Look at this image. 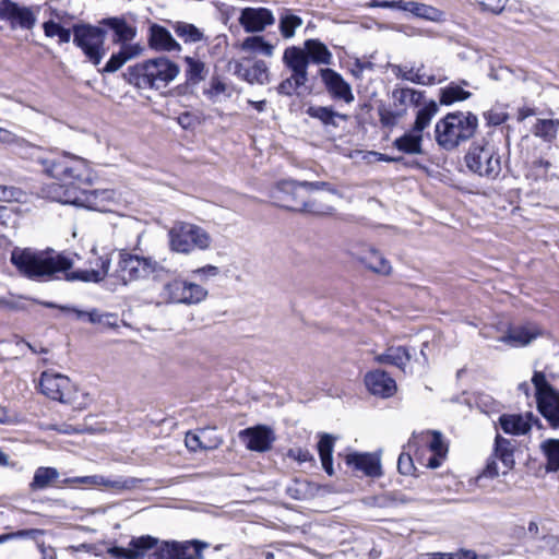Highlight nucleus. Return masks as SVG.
Segmentation results:
<instances>
[{
    "label": "nucleus",
    "mask_w": 559,
    "mask_h": 559,
    "mask_svg": "<svg viewBox=\"0 0 559 559\" xmlns=\"http://www.w3.org/2000/svg\"><path fill=\"white\" fill-rule=\"evenodd\" d=\"M11 262L24 276L31 280L46 282L58 278L57 274L64 273L69 282L82 281L98 283L105 278L109 271L108 258H100L99 270H79L68 272L73 261L63 254H55L32 249L15 248L11 253Z\"/></svg>",
    "instance_id": "1"
},
{
    "label": "nucleus",
    "mask_w": 559,
    "mask_h": 559,
    "mask_svg": "<svg viewBox=\"0 0 559 559\" xmlns=\"http://www.w3.org/2000/svg\"><path fill=\"white\" fill-rule=\"evenodd\" d=\"M36 162L41 166V171L56 179L45 189L46 197L59 202V197L66 190H79L90 185V168L86 159L68 153H50L46 156H37Z\"/></svg>",
    "instance_id": "2"
},
{
    "label": "nucleus",
    "mask_w": 559,
    "mask_h": 559,
    "mask_svg": "<svg viewBox=\"0 0 559 559\" xmlns=\"http://www.w3.org/2000/svg\"><path fill=\"white\" fill-rule=\"evenodd\" d=\"M209 544L200 540L163 543L150 535L132 538L128 548L112 547L109 554L117 559H202Z\"/></svg>",
    "instance_id": "3"
},
{
    "label": "nucleus",
    "mask_w": 559,
    "mask_h": 559,
    "mask_svg": "<svg viewBox=\"0 0 559 559\" xmlns=\"http://www.w3.org/2000/svg\"><path fill=\"white\" fill-rule=\"evenodd\" d=\"M179 67L166 57H158L129 67L124 78L138 88L160 90L179 74Z\"/></svg>",
    "instance_id": "4"
},
{
    "label": "nucleus",
    "mask_w": 559,
    "mask_h": 559,
    "mask_svg": "<svg viewBox=\"0 0 559 559\" xmlns=\"http://www.w3.org/2000/svg\"><path fill=\"white\" fill-rule=\"evenodd\" d=\"M478 127L477 117L467 111L450 112L436 123L435 139L439 146L447 151L457 147L469 140Z\"/></svg>",
    "instance_id": "5"
},
{
    "label": "nucleus",
    "mask_w": 559,
    "mask_h": 559,
    "mask_svg": "<svg viewBox=\"0 0 559 559\" xmlns=\"http://www.w3.org/2000/svg\"><path fill=\"white\" fill-rule=\"evenodd\" d=\"M39 390L48 399L63 404H70L79 409L85 408L91 401L88 393H83L82 400H80L76 385L70 378L52 371L41 372Z\"/></svg>",
    "instance_id": "6"
},
{
    "label": "nucleus",
    "mask_w": 559,
    "mask_h": 559,
    "mask_svg": "<svg viewBox=\"0 0 559 559\" xmlns=\"http://www.w3.org/2000/svg\"><path fill=\"white\" fill-rule=\"evenodd\" d=\"M73 44L83 52L86 60L93 66H99L107 55V29L100 25L85 22L75 23L72 26Z\"/></svg>",
    "instance_id": "7"
},
{
    "label": "nucleus",
    "mask_w": 559,
    "mask_h": 559,
    "mask_svg": "<svg viewBox=\"0 0 559 559\" xmlns=\"http://www.w3.org/2000/svg\"><path fill=\"white\" fill-rule=\"evenodd\" d=\"M168 238L170 250L183 254H189L195 249L206 250L212 243V238L205 229L186 222H176L168 231Z\"/></svg>",
    "instance_id": "8"
},
{
    "label": "nucleus",
    "mask_w": 559,
    "mask_h": 559,
    "mask_svg": "<svg viewBox=\"0 0 559 559\" xmlns=\"http://www.w3.org/2000/svg\"><path fill=\"white\" fill-rule=\"evenodd\" d=\"M118 266L120 278L124 284L146 278L150 275L157 281L163 273H168L166 267L153 258L131 254L126 251L120 252Z\"/></svg>",
    "instance_id": "9"
},
{
    "label": "nucleus",
    "mask_w": 559,
    "mask_h": 559,
    "mask_svg": "<svg viewBox=\"0 0 559 559\" xmlns=\"http://www.w3.org/2000/svg\"><path fill=\"white\" fill-rule=\"evenodd\" d=\"M464 159L467 168L480 177L496 179L501 173L500 155L490 143H473Z\"/></svg>",
    "instance_id": "10"
},
{
    "label": "nucleus",
    "mask_w": 559,
    "mask_h": 559,
    "mask_svg": "<svg viewBox=\"0 0 559 559\" xmlns=\"http://www.w3.org/2000/svg\"><path fill=\"white\" fill-rule=\"evenodd\" d=\"M206 296L207 290L201 285L175 278L163 285L155 304L157 306L169 304L194 305L204 300Z\"/></svg>",
    "instance_id": "11"
},
{
    "label": "nucleus",
    "mask_w": 559,
    "mask_h": 559,
    "mask_svg": "<svg viewBox=\"0 0 559 559\" xmlns=\"http://www.w3.org/2000/svg\"><path fill=\"white\" fill-rule=\"evenodd\" d=\"M40 5H23L13 0H0V20L11 29L32 31L37 23Z\"/></svg>",
    "instance_id": "12"
},
{
    "label": "nucleus",
    "mask_w": 559,
    "mask_h": 559,
    "mask_svg": "<svg viewBox=\"0 0 559 559\" xmlns=\"http://www.w3.org/2000/svg\"><path fill=\"white\" fill-rule=\"evenodd\" d=\"M112 191L109 190H87L85 186L79 190H66L59 197V202L72 204L95 211H105L106 202L112 199Z\"/></svg>",
    "instance_id": "13"
},
{
    "label": "nucleus",
    "mask_w": 559,
    "mask_h": 559,
    "mask_svg": "<svg viewBox=\"0 0 559 559\" xmlns=\"http://www.w3.org/2000/svg\"><path fill=\"white\" fill-rule=\"evenodd\" d=\"M514 449H515V440L503 438L500 435L496 436L495 447H493V459L488 460L486 467L484 469V476L493 478L499 475L498 465L496 459L500 460L506 471L512 469L515 461H514Z\"/></svg>",
    "instance_id": "14"
},
{
    "label": "nucleus",
    "mask_w": 559,
    "mask_h": 559,
    "mask_svg": "<svg viewBox=\"0 0 559 559\" xmlns=\"http://www.w3.org/2000/svg\"><path fill=\"white\" fill-rule=\"evenodd\" d=\"M247 33H259L275 23V17L266 8H245L238 19Z\"/></svg>",
    "instance_id": "15"
},
{
    "label": "nucleus",
    "mask_w": 559,
    "mask_h": 559,
    "mask_svg": "<svg viewBox=\"0 0 559 559\" xmlns=\"http://www.w3.org/2000/svg\"><path fill=\"white\" fill-rule=\"evenodd\" d=\"M247 449L257 452L267 451L275 440L273 431L266 426H255L243 429L238 433Z\"/></svg>",
    "instance_id": "16"
},
{
    "label": "nucleus",
    "mask_w": 559,
    "mask_h": 559,
    "mask_svg": "<svg viewBox=\"0 0 559 559\" xmlns=\"http://www.w3.org/2000/svg\"><path fill=\"white\" fill-rule=\"evenodd\" d=\"M319 73L326 91L333 98L342 99L348 104L354 100L350 85L340 73L330 68L320 69Z\"/></svg>",
    "instance_id": "17"
},
{
    "label": "nucleus",
    "mask_w": 559,
    "mask_h": 559,
    "mask_svg": "<svg viewBox=\"0 0 559 559\" xmlns=\"http://www.w3.org/2000/svg\"><path fill=\"white\" fill-rule=\"evenodd\" d=\"M500 426L506 433L509 435H525L527 433L533 425L542 428L540 420L527 412L525 415L521 414H504L499 418Z\"/></svg>",
    "instance_id": "18"
},
{
    "label": "nucleus",
    "mask_w": 559,
    "mask_h": 559,
    "mask_svg": "<svg viewBox=\"0 0 559 559\" xmlns=\"http://www.w3.org/2000/svg\"><path fill=\"white\" fill-rule=\"evenodd\" d=\"M277 190L278 193L283 194L282 197H276L281 201L280 205L282 207L300 212L302 203L307 200L302 192L304 188L300 185V181L284 180L278 183Z\"/></svg>",
    "instance_id": "19"
},
{
    "label": "nucleus",
    "mask_w": 559,
    "mask_h": 559,
    "mask_svg": "<svg viewBox=\"0 0 559 559\" xmlns=\"http://www.w3.org/2000/svg\"><path fill=\"white\" fill-rule=\"evenodd\" d=\"M283 62L297 82L308 81L309 60L304 49L296 46L287 47L283 55Z\"/></svg>",
    "instance_id": "20"
},
{
    "label": "nucleus",
    "mask_w": 559,
    "mask_h": 559,
    "mask_svg": "<svg viewBox=\"0 0 559 559\" xmlns=\"http://www.w3.org/2000/svg\"><path fill=\"white\" fill-rule=\"evenodd\" d=\"M542 335L540 329L533 324L527 323L520 326L510 328L499 341L511 347H523Z\"/></svg>",
    "instance_id": "21"
},
{
    "label": "nucleus",
    "mask_w": 559,
    "mask_h": 559,
    "mask_svg": "<svg viewBox=\"0 0 559 559\" xmlns=\"http://www.w3.org/2000/svg\"><path fill=\"white\" fill-rule=\"evenodd\" d=\"M365 383L370 393L381 397H390L396 391L395 380L383 370L368 372L365 377Z\"/></svg>",
    "instance_id": "22"
},
{
    "label": "nucleus",
    "mask_w": 559,
    "mask_h": 559,
    "mask_svg": "<svg viewBox=\"0 0 559 559\" xmlns=\"http://www.w3.org/2000/svg\"><path fill=\"white\" fill-rule=\"evenodd\" d=\"M148 45L152 49L159 51H180V44L173 37L170 32L159 25L152 24L148 28Z\"/></svg>",
    "instance_id": "23"
},
{
    "label": "nucleus",
    "mask_w": 559,
    "mask_h": 559,
    "mask_svg": "<svg viewBox=\"0 0 559 559\" xmlns=\"http://www.w3.org/2000/svg\"><path fill=\"white\" fill-rule=\"evenodd\" d=\"M346 463L369 477H379L382 474L380 456L373 453L348 454Z\"/></svg>",
    "instance_id": "24"
},
{
    "label": "nucleus",
    "mask_w": 559,
    "mask_h": 559,
    "mask_svg": "<svg viewBox=\"0 0 559 559\" xmlns=\"http://www.w3.org/2000/svg\"><path fill=\"white\" fill-rule=\"evenodd\" d=\"M60 310L73 314L78 320H87L90 323L103 324L107 328L117 326V316L114 313H100L97 309L83 311L74 307H60Z\"/></svg>",
    "instance_id": "25"
},
{
    "label": "nucleus",
    "mask_w": 559,
    "mask_h": 559,
    "mask_svg": "<svg viewBox=\"0 0 559 559\" xmlns=\"http://www.w3.org/2000/svg\"><path fill=\"white\" fill-rule=\"evenodd\" d=\"M402 11L409 12L418 19L429 22L442 23L445 21V12L436 7L417 1H405Z\"/></svg>",
    "instance_id": "26"
},
{
    "label": "nucleus",
    "mask_w": 559,
    "mask_h": 559,
    "mask_svg": "<svg viewBox=\"0 0 559 559\" xmlns=\"http://www.w3.org/2000/svg\"><path fill=\"white\" fill-rule=\"evenodd\" d=\"M100 25L108 27L114 31L115 39L114 43L122 45H129L128 41H131L135 35V27L129 25L124 19L122 17H106L100 20Z\"/></svg>",
    "instance_id": "27"
},
{
    "label": "nucleus",
    "mask_w": 559,
    "mask_h": 559,
    "mask_svg": "<svg viewBox=\"0 0 559 559\" xmlns=\"http://www.w3.org/2000/svg\"><path fill=\"white\" fill-rule=\"evenodd\" d=\"M537 409L554 429L559 428V392L536 400Z\"/></svg>",
    "instance_id": "28"
},
{
    "label": "nucleus",
    "mask_w": 559,
    "mask_h": 559,
    "mask_svg": "<svg viewBox=\"0 0 559 559\" xmlns=\"http://www.w3.org/2000/svg\"><path fill=\"white\" fill-rule=\"evenodd\" d=\"M411 359V349L404 346H390L384 353L376 356L377 362L395 366L404 372Z\"/></svg>",
    "instance_id": "29"
},
{
    "label": "nucleus",
    "mask_w": 559,
    "mask_h": 559,
    "mask_svg": "<svg viewBox=\"0 0 559 559\" xmlns=\"http://www.w3.org/2000/svg\"><path fill=\"white\" fill-rule=\"evenodd\" d=\"M423 141V134L411 129L393 141V147L407 155H421L424 154Z\"/></svg>",
    "instance_id": "30"
},
{
    "label": "nucleus",
    "mask_w": 559,
    "mask_h": 559,
    "mask_svg": "<svg viewBox=\"0 0 559 559\" xmlns=\"http://www.w3.org/2000/svg\"><path fill=\"white\" fill-rule=\"evenodd\" d=\"M143 48L139 44L122 45L117 53H112L103 68V72L114 73L118 71L128 60L140 56Z\"/></svg>",
    "instance_id": "31"
},
{
    "label": "nucleus",
    "mask_w": 559,
    "mask_h": 559,
    "mask_svg": "<svg viewBox=\"0 0 559 559\" xmlns=\"http://www.w3.org/2000/svg\"><path fill=\"white\" fill-rule=\"evenodd\" d=\"M304 47L306 55H308L309 62L326 66L333 62L332 52L328 49L326 45L319 39H307L304 43Z\"/></svg>",
    "instance_id": "32"
},
{
    "label": "nucleus",
    "mask_w": 559,
    "mask_h": 559,
    "mask_svg": "<svg viewBox=\"0 0 559 559\" xmlns=\"http://www.w3.org/2000/svg\"><path fill=\"white\" fill-rule=\"evenodd\" d=\"M236 72L250 84L263 85L269 82V69L264 61H255L250 68L243 69L240 63L236 66Z\"/></svg>",
    "instance_id": "33"
},
{
    "label": "nucleus",
    "mask_w": 559,
    "mask_h": 559,
    "mask_svg": "<svg viewBox=\"0 0 559 559\" xmlns=\"http://www.w3.org/2000/svg\"><path fill=\"white\" fill-rule=\"evenodd\" d=\"M307 115L311 118L320 120L325 127H338V120L347 121L348 116L334 111L331 107L310 106Z\"/></svg>",
    "instance_id": "34"
},
{
    "label": "nucleus",
    "mask_w": 559,
    "mask_h": 559,
    "mask_svg": "<svg viewBox=\"0 0 559 559\" xmlns=\"http://www.w3.org/2000/svg\"><path fill=\"white\" fill-rule=\"evenodd\" d=\"M59 472L55 467H38L35 473L33 480L29 484V488L33 491L43 490L51 486H58Z\"/></svg>",
    "instance_id": "35"
},
{
    "label": "nucleus",
    "mask_w": 559,
    "mask_h": 559,
    "mask_svg": "<svg viewBox=\"0 0 559 559\" xmlns=\"http://www.w3.org/2000/svg\"><path fill=\"white\" fill-rule=\"evenodd\" d=\"M360 260L366 267L374 273L381 275H389L391 273L392 267L390 262L373 248H370Z\"/></svg>",
    "instance_id": "36"
},
{
    "label": "nucleus",
    "mask_w": 559,
    "mask_h": 559,
    "mask_svg": "<svg viewBox=\"0 0 559 559\" xmlns=\"http://www.w3.org/2000/svg\"><path fill=\"white\" fill-rule=\"evenodd\" d=\"M424 66H420L418 69H414L413 67L407 69L406 67L396 66L395 74L401 76L403 80L411 81L415 84L419 85H432L437 83V80L433 75H427L421 72Z\"/></svg>",
    "instance_id": "37"
},
{
    "label": "nucleus",
    "mask_w": 559,
    "mask_h": 559,
    "mask_svg": "<svg viewBox=\"0 0 559 559\" xmlns=\"http://www.w3.org/2000/svg\"><path fill=\"white\" fill-rule=\"evenodd\" d=\"M142 483V479L135 477H122L117 476L115 478L102 476V480L98 481V487L103 486L115 492H121L124 490H131L136 488Z\"/></svg>",
    "instance_id": "38"
},
{
    "label": "nucleus",
    "mask_w": 559,
    "mask_h": 559,
    "mask_svg": "<svg viewBox=\"0 0 559 559\" xmlns=\"http://www.w3.org/2000/svg\"><path fill=\"white\" fill-rule=\"evenodd\" d=\"M334 448V438L331 435L323 433L318 443V451L323 469L332 476L334 474L332 453Z\"/></svg>",
    "instance_id": "39"
},
{
    "label": "nucleus",
    "mask_w": 559,
    "mask_h": 559,
    "mask_svg": "<svg viewBox=\"0 0 559 559\" xmlns=\"http://www.w3.org/2000/svg\"><path fill=\"white\" fill-rule=\"evenodd\" d=\"M392 98L395 107H403L407 104L419 106L423 102L424 94L423 92L409 87L394 88Z\"/></svg>",
    "instance_id": "40"
},
{
    "label": "nucleus",
    "mask_w": 559,
    "mask_h": 559,
    "mask_svg": "<svg viewBox=\"0 0 559 559\" xmlns=\"http://www.w3.org/2000/svg\"><path fill=\"white\" fill-rule=\"evenodd\" d=\"M171 27L185 43H198L204 39L203 32L193 24L178 21L171 23Z\"/></svg>",
    "instance_id": "41"
},
{
    "label": "nucleus",
    "mask_w": 559,
    "mask_h": 559,
    "mask_svg": "<svg viewBox=\"0 0 559 559\" xmlns=\"http://www.w3.org/2000/svg\"><path fill=\"white\" fill-rule=\"evenodd\" d=\"M540 450L547 459L546 471H559V439H547L543 441Z\"/></svg>",
    "instance_id": "42"
},
{
    "label": "nucleus",
    "mask_w": 559,
    "mask_h": 559,
    "mask_svg": "<svg viewBox=\"0 0 559 559\" xmlns=\"http://www.w3.org/2000/svg\"><path fill=\"white\" fill-rule=\"evenodd\" d=\"M437 112L438 105L435 100H430L425 104V106L417 111L412 129L415 130V132L423 134L424 130L430 124Z\"/></svg>",
    "instance_id": "43"
},
{
    "label": "nucleus",
    "mask_w": 559,
    "mask_h": 559,
    "mask_svg": "<svg viewBox=\"0 0 559 559\" xmlns=\"http://www.w3.org/2000/svg\"><path fill=\"white\" fill-rule=\"evenodd\" d=\"M43 29L46 37H58L59 44H68L73 35L72 27L66 28L52 19L43 23Z\"/></svg>",
    "instance_id": "44"
},
{
    "label": "nucleus",
    "mask_w": 559,
    "mask_h": 559,
    "mask_svg": "<svg viewBox=\"0 0 559 559\" xmlns=\"http://www.w3.org/2000/svg\"><path fill=\"white\" fill-rule=\"evenodd\" d=\"M286 493L295 500H307L313 496V486L307 479H294L286 487Z\"/></svg>",
    "instance_id": "45"
},
{
    "label": "nucleus",
    "mask_w": 559,
    "mask_h": 559,
    "mask_svg": "<svg viewBox=\"0 0 559 559\" xmlns=\"http://www.w3.org/2000/svg\"><path fill=\"white\" fill-rule=\"evenodd\" d=\"M471 93L463 90L461 85L452 82L440 92V103L451 105L455 102H462L471 97Z\"/></svg>",
    "instance_id": "46"
},
{
    "label": "nucleus",
    "mask_w": 559,
    "mask_h": 559,
    "mask_svg": "<svg viewBox=\"0 0 559 559\" xmlns=\"http://www.w3.org/2000/svg\"><path fill=\"white\" fill-rule=\"evenodd\" d=\"M559 130V120L539 119L534 127V134L544 141L551 142Z\"/></svg>",
    "instance_id": "47"
},
{
    "label": "nucleus",
    "mask_w": 559,
    "mask_h": 559,
    "mask_svg": "<svg viewBox=\"0 0 559 559\" xmlns=\"http://www.w3.org/2000/svg\"><path fill=\"white\" fill-rule=\"evenodd\" d=\"M185 61L187 63L186 74L189 82L197 84L205 79L207 70L204 62L192 57H186Z\"/></svg>",
    "instance_id": "48"
},
{
    "label": "nucleus",
    "mask_w": 559,
    "mask_h": 559,
    "mask_svg": "<svg viewBox=\"0 0 559 559\" xmlns=\"http://www.w3.org/2000/svg\"><path fill=\"white\" fill-rule=\"evenodd\" d=\"M242 49L260 52L266 57L273 55V45L265 41L261 36H252L245 39L242 43Z\"/></svg>",
    "instance_id": "49"
},
{
    "label": "nucleus",
    "mask_w": 559,
    "mask_h": 559,
    "mask_svg": "<svg viewBox=\"0 0 559 559\" xmlns=\"http://www.w3.org/2000/svg\"><path fill=\"white\" fill-rule=\"evenodd\" d=\"M301 17L294 14H284L280 19V32L284 38H292L295 35L296 28L301 26Z\"/></svg>",
    "instance_id": "50"
},
{
    "label": "nucleus",
    "mask_w": 559,
    "mask_h": 559,
    "mask_svg": "<svg viewBox=\"0 0 559 559\" xmlns=\"http://www.w3.org/2000/svg\"><path fill=\"white\" fill-rule=\"evenodd\" d=\"M421 436L431 438L428 442V447L433 454H437L440 457H445L448 453V445L444 443L441 432L433 430L423 432Z\"/></svg>",
    "instance_id": "51"
},
{
    "label": "nucleus",
    "mask_w": 559,
    "mask_h": 559,
    "mask_svg": "<svg viewBox=\"0 0 559 559\" xmlns=\"http://www.w3.org/2000/svg\"><path fill=\"white\" fill-rule=\"evenodd\" d=\"M334 209L331 205L319 203L317 201L306 200L300 207L301 213L311 214L316 216H328L333 213Z\"/></svg>",
    "instance_id": "52"
},
{
    "label": "nucleus",
    "mask_w": 559,
    "mask_h": 559,
    "mask_svg": "<svg viewBox=\"0 0 559 559\" xmlns=\"http://www.w3.org/2000/svg\"><path fill=\"white\" fill-rule=\"evenodd\" d=\"M532 382L536 390V400L547 394L556 392V390L548 383L545 374L542 371H535L532 378Z\"/></svg>",
    "instance_id": "53"
},
{
    "label": "nucleus",
    "mask_w": 559,
    "mask_h": 559,
    "mask_svg": "<svg viewBox=\"0 0 559 559\" xmlns=\"http://www.w3.org/2000/svg\"><path fill=\"white\" fill-rule=\"evenodd\" d=\"M509 0H475L483 12L498 15L502 13Z\"/></svg>",
    "instance_id": "54"
},
{
    "label": "nucleus",
    "mask_w": 559,
    "mask_h": 559,
    "mask_svg": "<svg viewBox=\"0 0 559 559\" xmlns=\"http://www.w3.org/2000/svg\"><path fill=\"white\" fill-rule=\"evenodd\" d=\"M306 83L307 82H297L296 79H294V75H290L280 83L277 86V93L281 95L290 96L296 92L298 87L305 85Z\"/></svg>",
    "instance_id": "55"
},
{
    "label": "nucleus",
    "mask_w": 559,
    "mask_h": 559,
    "mask_svg": "<svg viewBox=\"0 0 559 559\" xmlns=\"http://www.w3.org/2000/svg\"><path fill=\"white\" fill-rule=\"evenodd\" d=\"M24 195L23 191L15 187L0 186V201L12 202L20 201Z\"/></svg>",
    "instance_id": "56"
},
{
    "label": "nucleus",
    "mask_w": 559,
    "mask_h": 559,
    "mask_svg": "<svg viewBox=\"0 0 559 559\" xmlns=\"http://www.w3.org/2000/svg\"><path fill=\"white\" fill-rule=\"evenodd\" d=\"M99 480H102V475H91V476L64 478L61 483H62V485L83 484V485L98 487Z\"/></svg>",
    "instance_id": "57"
},
{
    "label": "nucleus",
    "mask_w": 559,
    "mask_h": 559,
    "mask_svg": "<svg viewBox=\"0 0 559 559\" xmlns=\"http://www.w3.org/2000/svg\"><path fill=\"white\" fill-rule=\"evenodd\" d=\"M405 114V109L393 112L391 110H381L380 111V121L385 127H392L396 123V120L403 117Z\"/></svg>",
    "instance_id": "58"
},
{
    "label": "nucleus",
    "mask_w": 559,
    "mask_h": 559,
    "mask_svg": "<svg viewBox=\"0 0 559 559\" xmlns=\"http://www.w3.org/2000/svg\"><path fill=\"white\" fill-rule=\"evenodd\" d=\"M288 456L298 461L299 463L313 462V455L309 450L302 448H295L288 451Z\"/></svg>",
    "instance_id": "59"
},
{
    "label": "nucleus",
    "mask_w": 559,
    "mask_h": 559,
    "mask_svg": "<svg viewBox=\"0 0 559 559\" xmlns=\"http://www.w3.org/2000/svg\"><path fill=\"white\" fill-rule=\"evenodd\" d=\"M300 185L302 186L304 190L307 192L316 191V190H328L331 193H336V190L331 187L330 183L324 181H300Z\"/></svg>",
    "instance_id": "60"
},
{
    "label": "nucleus",
    "mask_w": 559,
    "mask_h": 559,
    "mask_svg": "<svg viewBox=\"0 0 559 559\" xmlns=\"http://www.w3.org/2000/svg\"><path fill=\"white\" fill-rule=\"evenodd\" d=\"M226 91V84L222 82L218 78H213L210 87L205 90V94L210 98L217 97L218 95L223 94Z\"/></svg>",
    "instance_id": "61"
},
{
    "label": "nucleus",
    "mask_w": 559,
    "mask_h": 559,
    "mask_svg": "<svg viewBox=\"0 0 559 559\" xmlns=\"http://www.w3.org/2000/svg\"><path fill=\"white\" fill-rule=\"evenodd\" d=\"M404 0H371L369 7L371 8H384V9H396L402 11Z\"/></svg>",
    "instance_id": "62"
},
{
    "label": "nucleus",
    "mask_w": 559,
    "mask_h": 559,
    "mask_svg": "<svg viewBox=\"0 0 559 559\" xmlns=\"http://www.w3.org/2000/svg\"><path fill=\"white\" fill-rule=\"evenodd\" d=\"M399 472L403 475H409L414 469L413 461L409 454L401 453L397 460Z\"/></svg>",
    "instance_id": "63"
},
{
    "label": "nucleus",
    "mask_w": 559,
    "mask_h": 559,
    "mask_svg": "<svg viewBox=\"0 0 559 559\" xmlns=\"http://www.w3.org/2000/svg\"><path fill=\"white\" fill-rule=\"evenodd\" d=\"M192 273L201 278H209L217 276L219 274V269L215 265L209 264L194 270Z\"/></svg>",
    "instance_id": "64"
}]
</instances>
